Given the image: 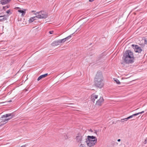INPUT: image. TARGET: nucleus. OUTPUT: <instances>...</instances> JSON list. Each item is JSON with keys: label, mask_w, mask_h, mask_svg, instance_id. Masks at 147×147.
I'll return each instance as SVG.
<instances>
[{"label": "nucleus", "mask_w": 147, "mask_h": 147, "mask_svg": "<svg viewBox=\"0 0 147 147\" xmlns=\"http://www.w3.org/2000/svg\"><path fill=\"white\" fill-rule=\"evenodd\" d=\"M123 59L126 63H133L134 60V57L133 52L130 50L126 51L123 55Z\"/></svg>", "instance_id": "1"}, {"label": "nucleus", "mask_w": 147, "mask_h": 147, "mask_svg": "<svg viewBox=\"0 0 147 147\" xmlns=\"http://www.w3.org/2000/svg\"><path fill=\"white\" fill-rule=\"evenodd\" d=\"M36 15V17L40 19H45L47 17L48 15L47 13L44 11H41L38 12H36L35 13Z\"/></svg>", "instance_id": "2"}, {"label": "nucleus", "mask_w": 147, "mask_h": 147, "mask_svg": "<svg viewBox=\"0 0 147 147\" xmlns=\"http://www.w3.org/2000/svg\"><path fill=\"white\" fill-rule=\"evenodd\" d=\"M95 85L99 88H101L104 86L103 80H94Z\"/></svg>", "instance_id": "3"}, {"label": "nucleus", "mask_w": 147, "mask_h": 147, "mask_svg": "<svg viewBox=\"0 0 147 147\" xmlns=\"http://www.w3.org/2000/svg\"><path fill=\"white\" fill-rule=\"evenodd\" d=\"M14 115H13L12 113H8L4 115L1 117V118H3V117H9L8 118H6L1 121V122H4L6 121H7L14 117Z\"/></svg>", "instance_id": "4"}, {"label": "nucleus", "mask_w": 147, "mask_h": 147, "mask_svg": "<svg viewBox=\"0 0 147 147\" xmlns=\"http://www.w3.org/2000/svg\"><path fill=\"white\" fill-rule=\"evenodd\" d=\"M103 80V77L102 72L100 71H98L95 77L94 80Z\"/></svg>", "instance_id": "5"}, {"label": "nucleus", "mask_w": 147, "mask_h": 147, "mask_svg": "<svg viewBox=\"0 0 147 147\" xmlns=\"http://www.w3.org/2000/svg\"><path fill=\"white\" fill-rule=\"evenodd\" d=\"M86 142L88 146L89 147H91L93 146L97 142L96 140H90L87 139H86Z\"/></svg>", "instance_id": "6"}, {"label": "nucleus", "mask_w": 147, "mask_h": 147, "mask_svg": "<svg viewBox=\"0 0 147 147\" xmlns=\"http://www.w3.org/2000/svg\"><path fill=\"white\" fill-rule=\"evenodd\" d=\"M83 135L81 134H78L76 138V141L79 143H81V141L83 138Z\"/></svg>", "instance_id": "7"}, {"label": "nucleus", "mask_w": 147, "mask_h": 147, "mask_svg": "<svg viewBox=\"0 0 147 147\" xmlns=\"http://www.w3.org/2000/svg\"><path fill=\"white\" fill-rule=\"evenodd\" d=\"M132 47H134V51L136 52L140 53L142 51V49L141 47L137 45H132Z\"/></svg>", "instance_id": "8"}, {"label": "nucleus", "mask_w": 147, "mask_h": 147, "mask_svg": "<svg viewBox=\"0 0 147 147\" xmlns=\"http://www.w3.org/2000/svg\"><path fill=\"white\" fill-rule=\"evenodd\" d=\"M103 101V97L100 96L99 99L96 101V104L100 106L101 105Z\"/></svg>", "instance_id": "9"}, {"label": "nucleus", "mask_w": 147, "mask_h": 147, "mask_svg": "<svg viewBox=\"0 0 147 147\" xmlns=\"http://www.w3.org/2000/svg\"><path fill=\"white\" fill-rule=\"evenodd\" d=\"M8 15L0 16V21H3L7 20L8 17Z\"/></svg>", "instance_id": "10"}, {"label": "nucleus", "mask_w": 147, "mask_h": 147, "mask_svg": "<svg viewBox=\"0 0 147 147\" xmlns=\"http://www.w3.org/2000/svg\"><path fill=\"white\" fill-rule=\"evenodd\" d=\"M144 112V111H143L141 112H139L138 113L134 114L132 115H131L129 116V117H127V119H129L132 118L133 117H134V116H135L137 115H139L140 114H142V113H143Z\"/></svg>", "instance_id": "11"}, {"label": "nucleus", "mask_w": 147, "mask_h": 147, "mask_svg": "<svg viewBox=\"0 0 147 147\" xmlns=\"http://www.w3.org/2000/svg\"><path fill=\"white\" fill-rule=\"evenodd\" d=\"M98 97V95L93 94L91 96V100L94 103L95 99H97Z\"/></svg>", "instance_id": "12"}, {"label": "nucleus", "mask_w": 147, "mask_h": 147, "mask_svg": "<svg viewBox=\"0 0 147 147\" xmlns=\"http://www.w3.org/2000/svg\"><path fill=\"white\" fill-rule=\"evenodd\" d=\"M59 40L54 41L51 44V45L53 46H57L59 45L60 43Z\"/></svg>", "instance_id": "13"}, {"label": "nucleus", "mask_w": 147, "mask_h": 147, "mask_svg": "<svg viewBox=\"0 0 147 147\" xmlns=\"http://www.w3.org/2000/svg\"><path fill=\"white\" fill-rule=\"evenodd\" d=\"M87 138L86 139H88L90 140H96V141H97V139L96 137L93 136H88L87 137Z\"/></svg>", "instance_id": "14"}, {"label": "nucleus", "mask_w": 147, "mask_h": 147, "mask_svg": "<svg viewBox=\"0 0 147 147\" xmlns=\"http://www.w3.org/2000/svg\"><path fill=\"white\" fill-rule=\"evenodd\" d=\"M48 75V74H44L42 75L39 76L37 79V80L39 81L42 78L46 77Z\"/></svg>", "instance_id": "15"}, {"label": "nucleus", "mask_w": 147, "mask_h": 147, "mask_svg": "<svg viewBox=\"0 0 147 147\" xmlns=\"http://www.w3.org/2000/svg\"><path fill=\"white\" fill-rule=\"evenodd\" d=\"M10 0H1V3L2 5H5Z\"/></svg>", "instance_id": "16"}, {"label": "nucleus", "mask_w": 147, "mask_h": 147, "mask_svg": "<svg viewBox=\"0 0 147 147\" xmlns=\"http://www.w3.org/2000/svg\"><path fill=\"white\" fill-rule=\"evenodd\" d=\"M26 9H24V10H18V11L19 12H20V13H22V16H24L25 14V13H26L25 11H26Z\"/></svg>", "instance_id": "17"}, {"label": "nucleus", "mask_w": 147, "mask_h": 147, "mask_svg": "<svg viewBox=\"0 0 147 147\" xmlns=\"http://www.w3.org/2000/svg\"><path fill=\"white\" fill-rule=\"evenodd\" d=\"M35 17H32L30 18L29 21L30 22H32L33 21L35 20V19H34Z\"/></svg>", "instance_id": "18"}, {"label": "nucleus", "mask_w": 147, "mask_h": 147, "mask_svg": "<svg viewBox=\"0 0 147 147\" xmlns=\"http://www.w3.org/2000/svg\"><path fill=\"white\" fill-rule=\"evenodd\" d=\"M114 80L116 82V83L118 84H119L120 83V82H119V80H118L117 79L114 78Z\"/></svg>", "instance_id": "19"}, {"label": "nucleus", "mask_w": 147, "mask_h": 147, "mask_svg": "<svg viewBox=\"0 0 147 147\" xmlns=\"http://www.w3.org/2000/svg\"><path fill=\"white\" fill-rule=\"evenodd\" d=\"M59 40V41L60 43H63L64 42H65V41H66V40H65V38L62 39H60V40Z\"/></svg>", "instance_id": "20"}, {"label": "nucleus", "mask_w": 147, "mask_h": 147, "mask_svg": "<svg viewBox=\"0 0 147 147\" xmlns=\"http://www.w3.org/2000/svg\"><path fill=\"white\" fill-rule=\"evenodd\" d=\"M72 35V34L69 35V36H67V37H66L65 38V40H66V41L68 39H69L71 37V35Z\"/></svg>", "instance_id": "21"}, {"label": "nucleus", "mask_w": 147, "mask_h": 147, "mask_svg": "<svg viewBox=\"0 0 147 147\" xmlns=\"http://www.w3.org/2000/svg\"><path fill=\"white\" fill-rule=\"evenodd\" d=\"M128 120L127 118L122 119L121 120V122H124V121H127Z\"/></svg>", "instance_id": "22"}, {"label": "nucleus", "mask_w": 147, "mask_h": 147, "mask_svg": "<svg viewBox=\"0 0 147 147\" xmlns=\"http://www.w3.org/2000/svg\"><path fill=\"white\" fill-rule=\"evenodd\" d=\"M98 132L97 130H94V133L96 135H98V134H97Z\"/></svg>", "instance_id": "23"}, {"label": "nucleus", "mask_w": 147, "mask_h": 147, "mask_svg": "<svg viewBox=\"0 0 147 147\" xmlns=\"http://www.w3.org/2000/svg\"><path fill=\"white\" fill-rule=\"evenodd\" d=\"M54 31H51L49 32V33L51 34H52L53 33Z\"/></svg>", "instance_id": "24"}, {"label": "nucleus", "mask_w": 147, "mask_h": 147, "mask_svg": "<svg viewBox=\"0 0 147 147\" xmlns=\"http://www.w3.org/2000/svg\"><path fill=\"white\" fill-rule=\"evenodd\" d=\"M10 12V10H8L6 11V13L8 14Z\"/></svg>", "instance_id": "25"}, {"label": "nucleus", "mask_w": 147, "mask_h": 147, "mask_svg": "<svg viewBox=\"0 0 147 147\" xmlns=\"http://www.w3.org/2000/svg\"><path fill=\"white\" fill-rule=\"evenodd\" d=\"M145 142V144H146L147 143V138H146V139L145 140V141H144Z\"/></svg>", "instance_id": "26"}, {"label": "nucleus", "mask_w": 147, "mask_h": 147, "mask_svg": "<svg viewBox=\"0 0 147 147\" xmlns=\"http://www.w3.org/2000/svg\"><path fill=\"white\" fill-rule=\"evenodd\" d=\"M6 123V122L3 123V124H1L0 125V127H1V126H2L4 124H5V123Z\"/></svg>", "instance_id": "27"}, {"label": "nucleus", "mask_w": 147, "mask_h": 147, "mask_svg": "<svg viewBox=\"0 0 147 147\" xmlns=\"http://www.w3.org/2000/svg\"><path fill=\"white\" fill-rule=\"evenodd\" d=\"M94 0H89V1L90 2H92L94 1Z\"/></svg>", "instance_id": "28"}, {"label": "nucleus", "mask_w": 147, "mask_h": 147, "mask_svg": "<svg viewBox=\"0 0 147 147\" xmlns=\"http://www.w3.org/2000/svg\"><path fill=\"white\" fill-rule=\"evenodd\" d=\"M26 146L25 145H22V146L20 147H25Z\"/></svg>", "instance_id": "29"}, {"label": "nucleus", "mask_w": 147, "mask_h": 147, "mask_svg": "<svg viewBox=\"0 0 147 147\" xmlns=\"http://www.w3.org/2000/svg\"><path fill=\"white\" fill-rule=\"evenodd\" d=\"M120 141H121L120 139H118L117 140V141L118 142H120Z\"/></svg>", "instance_id": "30"}, {"label": "nucleus", "mask_w": 147, "mask_h": 147, "mask_svg": "<svg viewBox=\"0 0 147 147\" xmlns=\"http://www.w3.org/2000/svg\"><path fill=\"white\" fill-rule=\"evenodd\" d=\"M32 12H35V11H32Z\"/></svg>", "instance_id": "31"}, {"label": "nucleus", "mask_w": 147, "mask_h": 147, "mask_svg": "<svg viewBox=\"0 0 147 147\" xmlns=\"http://www.w3.org/2000/svg\"><path fill=\"white\" fill-rule=\"evenodd\" d=\"M90 131H91V132H92V130L91 129H90Z\"/></svg>", "instance_id": "32"}, {"label": "nucleus", "mask_w": 147, "mask_h": 147, "mask_svg": "<svg viewBox=\"0 0 147 147\" xmlns=\"http://www.w3.org/2000/svg\"><path fill=\"white\" fill-rule=\"evenodd\" d=\"M11 102V100H10L9 102Z\"/></svg>", "instance_id": "33"}]
</instances>
